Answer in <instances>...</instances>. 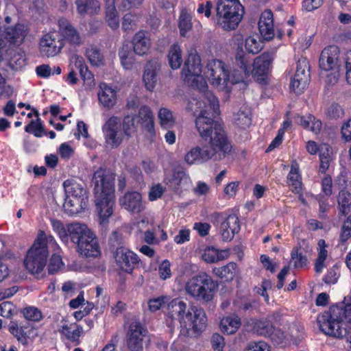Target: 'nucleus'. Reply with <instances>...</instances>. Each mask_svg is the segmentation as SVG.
Listing matches in <instances>:
<instances>
[{"label": "nucleus", "instance_id": "obj_1", "mask_svg": "<svg viewBox=\"0 0 351 351\" xmlns=\"http://www.w3.org/2000/svg\"><path fill=\"white\" fill-rule=\"evenodd\" d=\"M199 99L189 100L186 110L195 117V126L203 140L189 151L184 156L189 165L205 162L218 156L221 159L228 154L232 145L221 125L214 119L219 113L217 97L210 91L199 90Z\"/></svg>", "mask_w": 351, "mask_h": 351}, {"label": "nucleus", "instance_id": "obj_2", "mask_svg": "<svg viewBox=\"0 0 351 351\" xmlns=\"http://www.w3.org/2000/svg\"><path fill=\"white\" fill-rule=\"evenodd\" d=\"M115 175L100 168L93 175L95 203L98 215V221L103 227L110 223L114 213L115 205L114 195Z\"/></svg>", "mask_w": 351, "mask_h": 351}, {"label": "nucleus", "instance_id": "obj_3", "mask_svg": "<svg viewBox=\"0 0 351 351\" xmlns=\"http://www.w3.org/2000/svg\"><path fill=\"white\" fill-rule=\"evenodd\" d=\"M320 330L326 335L343 338L351 334V303L335 306L317 318Z\"/></svg>", "mask_w": 351, "mask_h": 351}, {"label": "nucleus", "instance_id": "obj_4", "mask_svg": "<svg viewBox=\"0 0 351 351\" xmlns=\"http://www.w3.org/2000/svg\"><path fill=\"white\" fill-rule=\"evenodd\" d=\"M167 314L172 320H178L186 330L201 331L206 326V317L202 308L195 306L187 307L186 302L175 298L167 302Z\"/></svg>", "mask_w": 351, "mask_h": 351}, {"label": "nucleus", "instance_id": "obj_5", "mask_svg": "<svg viewBox=\"0 0 351 351\" xmlns=\"http://www.w3.org/2000/svg\"><path fill=\"white\" fill-rule=\"evenodd\" d=\"M63 187L66 194L63 207L67 214L76 215L87 207L88 197L82 182L75 179L66 180Z\"/></svg>", "mask_w": 351, "mask_h": 351}, {"label": "nucleus", "instance_id": "obj_6", "mask_svg": "<svg viewBox=\"0 0 351 351\" xmlns=\"http://www.w3.org/2000/svg\"><path fill=\"white\" fill-rule=\"evenodd\" d=\"M217 23L225 30L235 29L245 13L239 0H219L216 6Z\"/></svg>", "mask_w": 351, "mask_h": 351}, {"label": "nucleus", "instance_id": "obj_7", "mask_svg": "<svg viewBox=\"0 0 351 351\" xmlns=\"http://www.w3.org/2000/svg\"><path fill=\"white\" fill-rule=\"evenodd\" d=\"M184 289L195 300L208 302L213 299L216 285L212 278L203 272L189 279Z\"/></svg>", "mask_w": 351, "mask_h": 351}, {"label": "nucleus", "instance_id": "obj_8", "mask_svg": "<svg viewBox=\"0 0 351 351\" xmlns=\"http://www.w3.org/2000/svg\"><path fill=\"white\" fill-rule=\"evenodd\" d=\"M49 255L47 239L43 231H40L38 238L28 250L24 264L32 274H40L46 265Z\"/></svg>", "mask_w": 351, "mask_h": 351}, {"label": "nucleus", "instance_id": "obj_9", "mask_svg": "<svg viewBox=\"0 0 351 351\" xmlns=\"http://www.w3.org/2000/svg\"><path fill=\"white\" fill-rule=\"evenodd\" d=\"M202 64L199 56L196 52H191L186 60L182 71L183 80L188 86L198 90H205L208 85L201 75Z\"/></svg>", "mask_w": 351, "mask_h": 351}, {"label": "nucleus", "instance_id": "obj_10", "mask_svg": "<svg viewBox=\"0 0 351 351\" xmlns=\"http://www.w3.org/2000/svg\"><path fill=\"white\" fill-rule=\"evenodd\" d=\"M251 57L246 53L242 47H238L233 62V69L231 71V83L244 82L252 73Z\"/></svg>", "mask_w": 351, "mask_h": 351}, {"label": "nucleus", "instance_id": "obj_11", "mask_svg": "<svg viewBox=\"0 0 351 351\" xmlns=\"http://www.w3.org/2000/svg\"><path fill=\"white\" fill-rule=\"evenodd\" d=\"M206 75L212 84L215 86H226L228 82L231 83V74L226 68L223 62L219 60H211L206 66Z\"/></svg>", "mask_w": 351, "mask_h": 351}, {"label": "nucleus", "instance_id": "obj_12", "mask_svg": "<svg viewBox=\"0 0 351 351\" xmlns=\"http://www.w3.org/2000/svg\"><path fill=\"white\" fill-rule=\"evenodd\" d=\"M310 82V66L306 58L298 60L296 71L293 78L291 81L290 88L300 94L306 88Z\"/></svg>", "mask_w": 351, "mask_h": 351}, {"label": "nucleus", "instance_id": "obj_13", "mask_svg": "<svg viewBox=\"0 0 351 351\" xmlns=\"http://www.w3.org/2000/svg\"><path fill=\"white\" fill-rule=\"evenodd\" d=\"M135 121L149 133L154 132V116L149 107L143 106L139 109L138 115L134 117L127 116L124 118L123 128L125 134H128L129 126L134 125Z\"/></svg>", "mask_w": 351, "mask_h": 351}, {"label": "nucleus", "instance_id": "obj_14", "mask_svg": "<svg viewBox=\"0 0 351 351\" xmlns=\"http://www.w3.org/2000/svg\"><path fill=\"white\" fill-rule=\"evenodd\" d=\"M106 142L112 148L117 147L122 142L123 132L120 119L116 117L110 118L103 127Z\"/></svg>", "mask_w": 351, "mask_h": 351}, {"label": "nucleus", "instance_id": "obj_15", "mask_svg": "<svg viewBox=\"0 0 351 351\" xmlns=\"http://www.w3.org/2000/svg\"><path fill=\"white\" fill-rule=\"evenodd\" d=\"M63 47L61 36L57 32L45 34L40 41V52L43 56L54 57Z\"/></svg>", "mask_w": 351, "mask_h": 351}, {"label": "nucleus", "instance_id": "obj_16", "mask_svg": "<svg viewBox=\"0 0 351 351\" xmlns=\"http://www.w3.org/2000/svg\"><path fill=\"white\" fill-rule=\"evenodd\" d=\"M147 329L141 322L133 321L130 323L127 332V346L130 351H141Z\"/></svg>", "mask_w": 351, "mask_h": 351}, {"label": "nucleus", "instance_id": "obj_17", "mask_svg": "<svg viewBox=\"0 0 351 351\" xmlns=\"http://www.w3.org/2000/svg\"><path fill=\"white\" fill-rule=\"evenodd\" d=\"M68 231L71 241L75 243L83 242L84 244L97 241L95 234L86 225L80 223H73L68 226Z\"/></svg>", "mask_w": 351, "mask_h": 351}, {"label": "nucleus", "instance_id": "obj_18", "mask_svg": "<svg viewBox=\"0 0 351 351\" xmlns=\"http://www.w3.org/2000/svg\"><path fill=\"white\" fill-rule=\"evenodd\" d=\"M114 257L120 268L128 273H131L140 261L135 253L125 247L116 250Z\"/></svg>", "mask_w": 351, "mask_h": 351}, {"label": "nucleus", "instance_id": "obj_19", "mask_svg": "<svg viewBox=\"0 0 351 351\" xmlns=\"http://www.w3.org/2000/svg\"><path fill=\"white\" fill-rule=\"evenodd\" d=\"M339 54V48L335 45H330L324 48L319 60L321 70L328 71L338 69Z\"/></svg>", "mask_w": 351, "mask_h": 351}, {"label": "nucleus", "instance_id": "obj_20", "mask_svg": "<svg viewBox=\"0 0 351 351\" xmlns=\"http://www.w3.org/2000/svg\"><path fill=\"white\" fill-rule=\"evenodd\" d=\"M122 208L130 213L138 214L145 209L141 193L136 191L126 193L119 199Z\"/></svg>", "mask_w": 351, "mask_h": 351}, {"label": "nucleus", "instance_id": "obj_21", "mask_svg": "<svg viewBox=\"0 0 351 351\" xmlns=\"http://www.w3.org/2000/svg\"><path fill=\"white\" fill-rule=\"evenodd\" d=\"M161 64L157 59L147 62L143 73V82L146 88L152 91L158 82V73L160 71Z\"/></svg>", "mask_w": 351, "mask_h": 351}, {"label": "nucleus", "instance_id": "obj_22", "mask_svg": "<svg viewBox=\"0 0 351 351\" xmlns=\"http://www.w3.org/2000/svg\"><path fill=\"white\" fill-rule=\"evenodd\" d=\"M58 332L64 335L68 340L77 346L80 343V337L84 332V328L77 323L68 324L66 320L63 319L61 325L59 326Z\"/></svg>", "mask_w": 351, "mask_h": 351}, {"label": "nucleus", "instance_id": "obj_23", "mask_svg": "<svg viewBox=\"0 0 351 351\" xmlns=\"http://www.w3.org/2000/svg\"><path fill=\"white\" fill-rule=\"evenodd\" d=\"M58 25L62 36L69 44L73 46H79L82 44V37L68 20L61 19L58 21Z\"/></svg>", "mask_w": 351, "mask_h": 351}, {"label": "nucleus", "instance_id": "obj_24", "mask_svg": "<svg viewBox=\"0 0 351 351\" xmlns=\"http://www.w3.org/2000/svg\"><path fill=\"white\" fill-rule=\"evenodd\" d=\"M239 230V220L235 215H228L221 223L220 233L223 241H231Z\"/></svg>", "mask_w": 351, "mask_h": 351}, {"label": "nucleus", "instance_id": "obj_25", "mask_svg": "<svg viewBox=\"0 0 351 351\" xmlns=\"http://www.w3.org/2000/svg\"><path fill=\"white\" fill-rule=\"evenodd\" d=\"M258 29L265 40H270L274 37L273 13L271 10H265L261 14L258 21Z\"/></svg>", "mask_w": 351, "mask_h": 351}, {"label": "nucleus", "instance_id": "obj_26", "mask_svg": "<svg viewBox=\"0 0 351 351\" xmlns=\"http://www.w3.org/2000/svg\"><path fill=\"white\" fill-rule=\"evenodd\" d=\"M274 58L269 53H263L254 59L252 64V73L254 76L263 77L265 75L269 69Z\"/></svg>", "mask_w": 351, "mask_h": 351}, {"label": "nucleus", "instance_id": "obj_27", "mask_svg": "<svg viewBox=\"0 0 351 351\" xmlns=\"http://www.w3.org/2000/svg\"><path fill=\"white\" fill-rule=\"evenodd\" d=\"M97 93L99 104L104 108L110 109L117 103L116 92L106 83H101Z\"/></svg>", "mask_w": 351, "mask_h": 351}, {"label": "nucleus", "instance_id": "obj_28", "mask_svg": "<svg viewBox=\"0 0 351 351\" xmlns=\"http://www.w3.org/2000/svg\"><path fill=\"white\" fill-rule=\"evenodd\" d=\"M170 187L177 193L187 190L191 185V181L184 171H178L173 173L169 180Z\"/></svg>", "mask_w": 351, "mask_h": 351}, {"label": "nucleus", "instance_id": "obj_29", "mask_svg": "<svg viewBox=\"0 0 351 351\" xmlns=\"http://www.w3.org/2000/svg\"><path fill=\"white\" fill-rule=\"evenodd\" d=\"M73 66L80 72L81 77L84 80L85 86L91 88L95 86V78L93 74L88 70L82 57L75 56L73 58Z\"/></svg>", "mask_w": 351, "mask_h": 351}, {"label": "nucleus", "instance_id": "obj_30", "mask_svg": "<svg viewBox=\"0 0 351 351\" xmlns=\"http://www.w3.org/2000/svg\"><path fill=\"white\" fill-rule=\"evenodd\" d=\"M131 45L136 54L138 56L145 54L150 47L149 38L147 36L146 32L143 31L137 32L133 38Z\"/></svg>", "mask_w": 351, "mask_h": 351}, {"label": "nucleus", "instance_id": "obj_31", "mask_svg": "<svg viewBox=\"0 0 351 351\" xmlns=\"http://www.w3.org/2000/svg\"><path fill=\"white\" fill-rule=\"evenodd\" d=\"M25 36V26L19 23L14 27H8L5 32V38L12 44L21 43Z\"/></svg>", "mask_w": 351, "mask_h": 351}, {"label": "nucleus", "instance_id": "obj_32", "mask_svg": "<svg viewBox=\"0 0 351 351\" xmlns=\"http://www.w3.org/2000/svg\"><path fill=\"white\" fill-rule=\"evenodd\" d=\"M134 50L130 43H124L119 50V57L125 69H131L135 62Z\"/></svg>", "mask_w": 351, "mask_h": 351}, {"label": "nucleus", "instance_id": "obj_33", "mask_svg": "<svg viewBox=\"0 0 351 351\" xmlns=\"http://www.w3.org/2000/svg\"><path fill=\"white\" fill-rule=\"evenodd\" d=\"M241 326V319L234 315L223 317L220 322L221 332L228 335L234 334Z\"/></svg>", "mask_w": 351, "mask_h": 351}, {"label": "nucleus", "instance_id": "obj_34", "mask_svg": "<svg viewBox=\"0 0 351 351\" xmlns=\"http://www.w3.org/2000/svg\"><path fill=\"white\" fill-rule=\"evenodd\" d=\"M77 12L81 16L93 15L99 10L100 3L97 0H76Z\"/></svg>", "mask_w": 351, "mask_h": 351}, {"label": "nucleus", "instance_id": "obj_35", "mask_svg": "<svg viewBox=\"0 0 351 351\" xmlns=\"http://www.w3.org/2000/svg\"><path fill=\"white\" fill-rule=\"evenodd\" d=\"M294 120L296 123L304 128L308 129L315 133L319 132L322 129V122L311 114L307 116L297 115L294 117Z\"/></svg>", "mask_w": 351, "mask_h": 351}, {"label": "nucleus", "instance_id": "obj_36", "mask_svg": "<svg viewBox=\"0 0 351 351\" xmlns=\"http://www.w3.org/2000/svg\"><path fill=\"white\" fill-rule=\"evenodd\" d=\"M75 245L77 252L82 256L86 258L97 257L100 254V247L98 241H93V243L92 242L88 244H84L83 242H80V243H77Z\"/></svg>", "mask_w": 351, "mask_h": 351}, {"label": "nucleus", "instance_id": "obj_37", "mask_svg": "<svg viewBox=\"0 0 351 351\" xmlns=\"http://www.w3.org/2000/svg\"><path fill=\"white\" fill-rule=\"evenodd\" d=\"M253 329L259 335L269 337L274 333L275 327L269 317H266L256 320Z\"/></svg>", "mask_w": 351, "mask_h": 351}, {"label": "nucleus", "instance_id": "obj_38", "mask_svg": "<svg viewBox=\"0 0 351 351\" xmlns=\"http://www.w3.org/2000/svg\"><path fill=\"white\" fill-rule=\"evenodd\" d=\"M167 58L169 64L172 69L176 70L180 67L183 62L182 51L178 44H173L170 47Z\"/></svg>", "mask_w": 351, "mask_h": 351}, {"label": "nucleus", "instance_id": "obj_39", "mask_svg": "<svg viewBox=\"0 0 351 351\" xmlns=\"http://www.w3.org/2000/svg\"><path fill=\"white\" fill-rule=\"evenodd\" d=\"M234 121L241 128H248L252 123L250 108L247 106H241L238 112L234 115Z\"/></svg>", "mask_w": 351, "mask_h": 351}, {"label": "nucleus", "instance_id": "obj_40", "mask_svg": "<svg viewBox=\"0 0 351 351\" xmlns=\"http://www.w3.org/2000/svg\"><path fill=\"white\" fill-rule=\"evenodd\" d=\"M213 272L216 276L222 279L231 280L237 274V264L234 263H229L223 267L215 268Z\"/></svg>", "mask_w": 351, "mask_h": 351}, {"label": "nucleus", "instance_id": "obj_41", "mask_svg": "<svg viewBox=\"0 0 351 351\" xmlns=\"http://www.w3.org/2000/svg\"><path fill=\"white\" fill-rule=\"evenodd\" d=\"M158 117L160 124L164 129H169L175 124V119L172 112L166 108H161L159 110Z\"/></svg>", "mask_w": 351, "mask_h": 351}, {"label": "nucleus", "instance_id": "obj_42", "mask_svg": "<svg viewBox=\"0 0 351 351\" xmlns=\"http://www.w3.org/2000/svg\"><path fill=\"white\" fill-rule=\"evenodd\" d=\"M287 179L293 187L292 191L295 193H300L302 191V182L300 180L301 177L299 174V169L298 167L295 165L291 166Z\"/></svg>", "mask_w": 351, "mask_h": 351}, {"label": "nucleus", "instance_id": "obj_43", "mask_svg": "<svg viewBox=\"0 0 351 351\" xmlns=\"http://www.w3.org/2000/svg\"><path fill=\"white\" fill-rule=\"evenodd\" d=\"M318 257L316 259L315 264V270L317 273H320L324 267V261L326 259L328 252L326 250V244L324 239H320L318 241Z\"/></svg>", "mask_w": 351, "mask_h": 351}, {"label": "nucleus", "instance_id": "obj_44", "mask_svg": "<svg viewBox=\"0 0 351 351\" xmlns=\"http://www.w3.org/2000/svg\"><path fill=\"white\" fill-rule=\"evenodd\" d=\"M339 211L342 215H346L350 212L351 205V194L346 190H341L338 196Z\"/></svg>", "mask_w": 351, "mask_h": 351}, {"label": "nucleus", "instance_id": "obj_45", "mask_svg": "<svg viewBox=\"0 0 351 351\" xmlns=\"http://www.w3.org/2000/svg\"><path fill=\"white\" fill-rule=\"evenodd\" d=\"M245 47L248 53H258L263 48V43L258 36H249L245 39Z\"/></svg>", "mask_w": 351, "mask_h": 351}, {"label": "nucleus", "instance_id": "obj_46", "mask_svg": "<svg viewBox=\"0 0 351 351\" xmlns=\"http://www.w3.org/2000/svg\"><path fill=\"white\" fill-rule=\"evenodd\" d=\"M25 56L23 52L15 51L10 58L8 66L13 71H18L25 64Z\"/></svg>", "mask_w": 351, "mask_h": 351}, {"label": "nucleus", "instance_id": "obj_47", "mask_svg": "<svg viewBox=\"0 0 351 351\" xmlns=\"http://www.w3.org/2000/svg\"><path fill=\"white\" fill-rule=\"evenodd\" d=\"M86 56L90 64L94 66H99L102 63L103 55L95 46L89 47L86 51Z\"/></svg>", "mask_w": 351, "mask_h": 351}, {"label": "nucleus", "instance_id": "obj_48", "mask_svg": "<svg viewBox=\"0 0 351 351\" xmlns=\"http://www.w3.org/2000/svg\"><path fill=\"white\" fill-rule=\"evenodd\" d=\"M50 221L53 230L59 235L60 239L63 242H67L70 237L68 228L66 229L62 222L58 219H51Z\"/></svg>", "mask_w": 351, "mask_h": 351}, {"label": "nucleus", "instance_id": "obj_49", "mask_svg": "<svg viewBox=\"0 0 351 351\" xmlns=\"http://www.w3.org/2000/svg\"><path fill=\"white\" fill-rule=\"evenodd\" d=\"M191 21V15L186 10H182L179 18L178 25L181 36H184L186 33L191 29L192 24Z\"/></svg>", "mask_w": 351, "mask_h": 351}, {"label": "nucleus", "instance_id": "obj_50", "mask_svg": "<svg viewBox=\"0 0 351 351\" xmlns=\"http://www.w3.org/2000/svg\"><path fill=\"white\" fill-rule=\"evenodd\" d=\"M291 261L295 268H302L307 264V257L298 247L293 248L291 253Z\"/></svg>", "mask_w": 351, "mask_h": 351}, {"label": "nucleus", "instance_id": "obj_51", "mask_svg": "<svg viewBox=\"0 0 351 351\" xmlns=\"http://www.w3.org/2000/svg\"><path fill=\"white\" fill-rule=\"evenodd\" d=\"M325 114L329 119H337L343 117L344 110L339 104L332 103L326 108Z\"/></svg>", "mask_w": 351, "mask_h": 351}, {"label": "nucleus", "instance_id": "obj_52", "mask_svg": "<svg viewBox=\"0 0 351 351\" xmlns=\"http://www.w3.org/2000/svg\"><path fill=\"white\" fill-rule=\"evenodd\" d=\"M24 317L29 321L39 322L43 318L41 311L34 306L25 308L22 311Z\"/></svg>", "mask_w": 351, "mask_h": 351}, {"label": "nucleus", "instance_id": "obj_53", "mask_svg": "<svg viewBox=\"0 0 351 351\" xmlns=\"http://www.w3.org/2000/svg\"><path fill=\"white\" fill-rule=\"evenodd\" d=\"M106 19L108 25L115 29L119 26V18L117 9L106 10Z\"/></svg>", "mask_w": 351, "mask_h": 351}, {"label": "nucleus", "instance_id": "obj_54", "mask_svg": "<svg viewBox=\"0 0 351 351\" xmlns=\"http://www.w3.org/2000/svg\"><path fill=\"white\" fill-rule=\"evenodd\" d=\"M202 258L206 263L217 262L219 260L217 250L213 247L206 248L202 254Z\"/></svg>", "mask_w": 351, "mask_h": 351}, {"label": "nucleus", "instance_id": "obj_55", "mask_svg": "<svg viewBox=\"0 0 351 351\" xmlns=\"http://www.w3.org/2000/svg\"><path fill=\"white\" fill-rule=\"evenodd\" d=\"M169 298L167 296H160L156 298L150 299L148 302L149 308L151 311L155 312L159 310L163 304L167 303Z\"/></svg>", "mask_w": 351, "mask_h": 351}, {"label": "nucleus", "instance_id": "obj_56", "mask_svg": "<svg viewBox=\"0 0 351 351\" xmlns=\"http://www.w3.org/2000/svg\"><path fill=\"white\" fill-rule=\"evenodd\" d=\"M351 237V215L344 221L340 234L339 241L341 243L346 242Z\"/></svg>", "mask_w": 351, "mask_h": 351}, {"label": "nucleus", "instance_id": "obj_57", "mask_svg": "<svg viewBox=\"0 0 351 351\" xmlns=\"http://www.w3.org/2000/svg\"><path fill=\"white\" fill-rule=\"evenodd\" d=\"M109 245L112 250H117L123 246V239L122 234L119 232L114 231L109 238Z\"/></svg>", "mask_w": 351, "mask_h": 351}, {"label": "nucleus", "instance_id": "obj_58", "mask_svg": "<svg viewBox=\"0 0 351 351\" xmlns=\"http://www.w3.org/2000/svg\"><path fill=\"white\" fill-rule=\"evenodd\" d=\"M63 265L62 258L59 255L53 254L50 258L48 265V272L49 274H54Z\"/></svg>", "mask_w": 351, "mask_h": 351}, {"label": "nucleus", "instance_id": "obj_59", "mask_svg": "<svg viewBox=\"0 0 351 351\" xmlns=\"http://www.w3.org/2000/svg\"><path fill=\"white\" fill-rule=\"evenodd\" d=\"M171 264L168 260H164L158 267L159 276L162 280H166L171 276Z\"/></svg>", "mask_w": 351, "mask_h": 351}, {"label": "nucleus", "instance_id": "obj_60", "mask_svg": "<svg viewBox=\"0 0 351 351\" xmlns=\"http://www.w3.org/2000/svg\"><path fill=\"white\" fill-rule=\"evenodd\" d=\"M270 346L263 341L250 342L246 351H270Z\"/></svg>", "mask_w": 351, "mask_h": 351}, {"label": "nucleus", "instance_id": "obj_61", "mask_svg": "<svg viewBox=\"0 0 351 351\" xmlns=\"http://www.w3.org/2000/svg\"><path fill=\"white\" fill-rule=\"evenodd\" d=\"M9 331L16 337L17 340L25 344L26 343V338L23 335V330L19 328L17 324H13L9 326Z\"/></svg>", "mask_w": 351, "mask_h": 351}, {"label": "nucleus", "instance_id": "obj_62", "mask_svg": "<svg viewBox=\"0 0 351 351\" xmlns=\"http://www.w3.org/2000/svg\"><path fill=\"white\" fill-rule=\"evenodd\" d=\"M135 25V16L131 13H128L123 17L122 28L125 31L130 30Z\"/></svg>", "mask_w": 351, "mask_h": 351}, {"label": "nucleus", "instance_id": "obj_63", "mask_svg": "<svg viewBox=\"0 0 351 351\" xmlns=\"http://www.w3.org/2000/svg\"><path fill=\"white\" fill-rule=\"evenodd\" d=\"M212 346L215 350H222L224 347V338L219 334H213L211 337Z\"/></svg>", "mask_w": 351, "mask_h": 351}, {"label": "nucleus", "instance_id": "obj_64", "mask_svg": "<svg viewBox=\"0 0 351 351\" xmlns=\"http://www.w3.org/2000/svg\"><path fill=\"white\" fill-rule=\"evenodd\" d=\"M14 306L11 302H3L0 304V315L4 317H9L12 315Z\"/></svg>", "mask_w": 351, "mask_h": 351}]
</instances>
